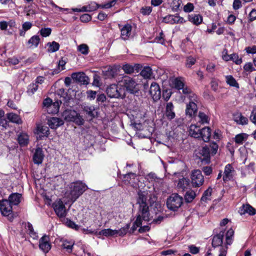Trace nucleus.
<instances>
[{
    "mask_svg": "<svg viewBox=\"0 0 256 256\" xmlns=\"http://www.w3.org/2000/svg\"><path fill=\"white\" fill-rule=\"evenodd\" d=\"M87 186L81 181H76L69 184L65 193L70 201L74 202L86 190Z\"/></svg>",
    "mask_w": 256,
    "mask_h": 256,
    "instance_id": "nucleus-1",
    "label": "nucleus"
},
{
    "mask_svg": "<svg viewBox=\"0 0 256 256\" xmlns=\"http://www.w3.org/2000/svg\"><path fill=\"white\" fill-rule=\"evenodd\" d=\"M137 204H139L138 214L142 216L144 220L150 221V212L148 204V198L150 194L148 192L139 190L138 192Z\"/></svg>",
    "mask_w": 256,
    "mask_h": 256,
    "instance_id": "nucleus-2",
    "label": "nucleus"
},
{
    "mask_svg": "<svg viewBox=\"0 0 256 256\" xmlns=\"http://www.w3.org/2000/svg\"><path fill=\"white\" fill-rule=\"evenodd\" d=\"M183 203V198L178 194H172L167 199L168 208L173 211L176 210Z\"/></svg>",
    "mask_w": 256,
    "mask_h": 256,
    "instance_id": "nucleus-3",
    "label": "nucleus"
},
{
    "mask_svg": "<svg viewBox=\"0 0 256 256\" xmlns=\"http://www.w3.org/2000/svg\"><path fill=\"white\" fill-rule=\"evenodd\" d=\"M119 82L120 86H124L130 93L134 94L138 90L136 81L128 76H123Z\"/></svg>",
    "mask_w": 256,
    "mask_h": 256,
    "instance_id": "nucleus-4",
    "label": "nucleus"
},
{
    "mask_svg": "<svg viewBox=\"0 0 256 256\" xmlns=\"http://www.w3.org/2000/svg\"><path fill=\"white\" fill-rule=\"evenodd\" d=\"M191 182L194 188L201 186L204 182V178L202 172L199 170L192 171L190 174Z\"/></svg>",
    "mask_w": 256,
    "mask_h": 256,
    "instance_id": "nucleus-5",
    "label": "nucleus"
},
{
    "mask_svg": "<svg viewBox=\"0 0 256 256\" xmlns=\"http://www.w3.org/2000/svg\"><path fill=\"white\" fill-rule=\"evenodd\" d=\"M34 132L37 135V140H42L45 137H48L50 134L49 128L43 125L42 123H36V128Z\"/></svg>",
    "mask_w": 256,
    "mask_h": 256,
    "instance_id": "nucleus-6",
    "label": "nucleus"
},
{
    "mask_svg": "<svg viewBox=\"0 0 256 256\" xmlns=\"http://www.w3.org/2000/svg\"><path fill=\"white\" fill-rule=\"evenodd\" d=\"M53 208L55 212L58 217L63 218L66 216V207L62 200H56L53 204Z\"/></svg>",
    "mask_w": 256,
    "mask_h": 256,
    "instance_id": "nucleus-7",
    "label": "nucleus"
},
{
    "mask_svg": "<svg viewBox=\"0 0 256 256\" xmlns=\"http://www.w3.org/2000/svg\"><path fill=\"white\" fill-rule=\"evenodd\" d=\"M236 174V170L231 164H228L224 167L223 180L226 182L232 180Z\"/></svg>",
    "mask_w": 256,
    "mask_h": 256,
    "instance_id": "nucleus-8",
    "label": "nucleus"
},
{
    "mask_svg": "<svg viewBox=\"0 0 256 256\" xmlns=\"http://www.w3.org/2000/svg\"><path fill=\"white\" fill-rule=\"evenodd\" d=\"M196 156L202 162H209L210 160V150L209 147L207 146H204L200 150Z\"/></svg>",
    "mask_w": 256,
    "mask_h": 256,
    "instance_id": "nucleus-9",
    "label": "nucleus"
},
{
    "mask_svg": "<svg viewBox=\"0 0 256 256\" xmlns=\"http://www.w3.org/2000/svg\"><path fill=\"white\" fill-rule=\"evenodd\" d=\"M0 210L4 216H8L12 212V206L8 200H0Z\"/></svg>",
    "mask_w": 256,
    "mask_h": 256,
    "instance_id": "nucleus-10",
    "label": "nucleus"
},
{
    "mask_svg": "<svg viewBox=\"0 0 256 256\" xmlns=\"http://www.w3.org/2000/svg\"><path fill=\"white\" fill-rule=\"evenodd\" d=\"M149 92L154 100L156 101L160 98L161 91L158 84L153 82L150 85Z\"/></svg>",
    "mask_w": 256,
    "mask_h": 256,
    "instance_id": "nucleus-11",
    "label": "nucleus"
},
{
    "mask_svg": "<svg viewBox=\"0 0 256 256\" xmlns=\"http://www.w3.org/2000/svg\"><path fill=\"white\" fill-rule=\"evenodd\" d=\"M48 124L52 129H56L64 124L63 119L58 117H50L48 118Z\"/></svg>",
    "mask_w": 256,
    "mask_h": 256,
    "instance_id": "nucleus-12",
    "label": "nucleus"
},
{
    "mask_svg": "<svg viewBox=\"0 0 256 256\" xmlns=\"http://www.w3.org/2000/svg\"><path fill=\"white\" fill-rule=\"evenodd\" d=\"M65 119L68 121L74 122L78 125L83 124L84 120L79 113H69L67 116H66Z\"/></svg>",
    "mask_w": 256,
    "mask_h": 256,
    "instance_id": "nucleus-13",
    "label": "nucleus"
},
{
    "mask_svg": "<svg viewBox=\"0 0 256 256\" xmlns=\"http://www.w3.org/2000/svg\"><path fill=\"white\" fill-rule=\"evenodd\" d=\"M163 21L166 23L182 24L185 22L184 18L177 15H169L164 18Z\"/></svg>",
    "mask_w": 256,
    "mask_h": 256,
    "instance_id": "nucleus-14",
    "label": "nucleus"
},
{
    "mask_svg": "<svg viewBox=\"0 0 256 256\" xmlns=\"http://www.w3.org/2000/svg\"><path fill=\"white\" fill-rule=\"evenodd\" d=\"M72 78L83 84H88V78L84 72H74L72 74Z\"/></svg>",
    "mask_w": 256,
    "mask_h": 256,
    "instance_id": "nucleus-15",
    "label": "nucleus"
},
{
    "mask_svg": "<svg viewBox=\"0 0 256 256\" xmlns=\"http://www.w3.org/2000/svg\"><path fill=\"white\" fill-rule=\"evenodd\" d=\"M108 95L112 98H118L121 96L120 92L116 84H111L106 89Z\"/></svg>",
    "mask_w": 256,
    "mask_h": 256,
    "instance_id": "nucleus-16",
    "label": "nucleus"
},
{
    "mask_svg": "<svg viewBox=\"0 0 256 256\" xmlns=\"http://www.w3.org/2000/svg\"><path fill=\"white\" fill-rule=\"evenodd\" d=\"M224 236V232H220L218 234L214 236L212 240V246L214 248L220 247V250L222 246H226L222 245L223 243V238Z\"/></svg>",
    "mask_w": 256,
    "mask_h": 256,
    "instance_id": "nucleus-17",
    "label": "nucleus"
},
{
    "mask_svg": "<svg viewBox=\"0 0 256 256\" xmlns=\"http://www.w3.org/2000/svg\"><path fill=\"white\" fill-rule=\"evenodd\" d=\"M136 174L135 173L129 172L124 174L121 178L126 184H130L132 186H134L136 183Z\"/></svg>",
    "mask_w": 256,
    "mask_h": 256,
    "instance_id": "nucleus-18",
    "label": "nucleus"
},
{
    "mask_svg": "<svg viewBox=\"0 0 256 256\" xmlns=\"http://www.w3.org/2000/svg\"><path fill=\"white\" fill-rule=\"evenodd\" d=\"M49 238L48 236H43L39 242V247L44 252H47L50 249V244L48 242Z\"/></svg>",
    "mask_w": 256,
    "mask_h": 256,
    "instance_id": "nucleus-19",
    "label": "nucleus"
},
{
    "mask_svg": "<svg viewBox=\"0 0 256 256\" xmlns=\"http://www.w3.org/2000/svg\"><path fill=\"white\" fill-rule=\"evenodd\" d=\"M211 129L210 127L206 126L200 129V135L198 139H201L204 142H208L211 136Z\"/></svg>",
    "mask_w": 256,
    "mask_h": 256,
    "instance_id": "nucleus-20",
    "label": "nucleus"
},
{
    "mask_svg": "<svg viewBox=\"0 0 256 256\" xmlns=\"http://www.w3.org/2000/svg\"><path fill=\"white\" fill-rule=\"evenodd\" d=\"M126 114L131 120L132 123L134 125H140L141 122L143 120L142 113H134V114H132V113Z\"/></svg>",
    "mask_w": 256,
    "mask_h": 256,
    "instance_id": "nucleus-21",
    "label": "nucleus"
},
{
    "mask_svg": "<svg viewBox=\"0 0 256 256\" xmlns=\"http://www.w3.org/2000/svg\"><path fill=\"white\" fill-rule=\"evenodd\" d=\"M238 212L241 215L248 214L252 216L256 214V210L250 204H243L240 208Z\"/></svg>",
    "mask_w": 256,
    "mask_h": 256,
    "instance_id": "nucleus-22",
    "label": "nucleus"
},
{
    "mask_svg": "<svg viewBox=\"0 0 256 256\" xmlns=\"http://www.w3.org/2000/svg\"><path fill=\"white\" fill-rule=\"evenodd\" d=\"M190 185V180L188 178L182 177L178 181L177 188L182 191L188 188Z\"/></svg>",
    "mask_w": 256,
    "mask_h": 256,
    "instance_id": "nucleus-23",
    "label": "nucleus"
},
{
    "mask_svg": "<svg viewBox=\"0 0 256 256\" xmlns=\"http://www.w3.org/2000/svg\"><path fill=\"white\" fill-rule=\"evenodd\" d=\"M44 154L42 150L38 148L36 150L34 154L33 160L34 164H40L42 163Z\"/></svg>",
    "mask_w": 256,
    "mask_h": 256,
    "instance_id": "nucleus-24",
    "label": "nucleus"
},
{
    "mask_svg": "<svg viewBox=\"0 0 256 256\" xmlns=\"http://www.w3.org/2000/svg\"><path fill=\"white\" fill-rule=\"evenodd\" d=\"M222 58L226 61L232 60L236 64H240L242 62V58H239L238 56L236 54H232L230 55L226 54L223 55Z\"/></svg>",
    "mask_w": 256,
    "mask_h": 256,
    "instance_id": "nucleus-25",
    "label": "nucleus"
},
{
    "mask_svg": "<svg viewBox=\"0 0 256 256\" xmlns=\"http://www.w3.org/2000/svg\"><path fill=\"white\" fill-rule=\"evenodd\" d=\"M22 198V194L18 193H12L8 196L10 204L12 205L16 206L20 202Z\"/></svg>",
    "mask_w": 256,
    "mask_h": 256,
    "instance_id": "nucleus-26",
    "label": "nucleus"
},
{
    "mask_svg": "<svg viewBox=\"0 0 256 256\" xmlns=\"http://www.w3.org/2000/svg\"><path fill=\"white\" fill-rule=\"evenodd\" d=\"M233 118L234 120L239 124H246L248 122V119L242 116V113H234Z\"/></svg>",
    "mask_w": 256,
    "mask_h": 256,
    "instance_id": "nucleus-27",
    "label": "nucleus"
},
{
    "mask_svg": "<svg viewBox=\"0 0 256 256\" xmlns=\"http://www.w3.org/2000/svg\"><path fill=\"white\" fill-rule=\"evenodd\" d=\"M132 26L130 24H126L121 29V37L123 40H128L131 34Z\"/></svg>",
    "mask_w": 256,
    "mask_h": 256,
    "instance_id": "nucleus-28",
    "label": "nucleus"
},
{
    "mask_svg": "<svg viewBox=\"0 0 256 256\" xmlns=\"http://www.w3.org/2000/svg\"><path fill=\"white\" fill-rule=\"evenodd\" d=\"M200 129L195 124H192L189 128L190 134L196 138H200Z\"/></svg>",
    "mask_w": 256,
    "mask_h": 256,
    "instance_id": "nucleus-29",
    "label": "nucleus"
},
{
    "mask_svg": "<svg viewBox=\"0 0 256 256\" xmlns=\"http://www.w3.org/2000/svg\"><path fill=\"white\" fill-rule=\"evenodd\" d=\"M62 248L68 252H71L74 245V242L72 240H63L62 241Z\"/></svg>",
    "mask_w": 256,
    "mask_h": 256,
    "instance_id": "nucleus-30",
    "label": "nucleus"
},
{
    "mask_svg": "<svg viewBox=\"0 0 256 256\" xmlns=\"http://www.w3.org/2000/svg\"><path fill=\"white\" fill-rule=\"evenodd\" d=\"M196 102L197 101L195 99L190 101L186 104V112H196L198 110Z\"/></svg>",
    "mask_w": 256,
    "mask_h": 256,
    "instance_id": "nucleus-31",
    "label": "nucleus"
},
{
    "mask_svg": "<svg viewBox=\"0 0 256 256\" xmlns=\"http://www.w3.org/2000/svg\"><path fill=\"white\" fill-rule=\"evenodd\" d=\"M7 117L9 122L16 123L17 124H20L22 123L21 118H20V116L16 113H8Z\"/></svg>",
    "mask_w": 256,
    "mask_h": 256,
    "instance_id": "nucleus-32",
    "label": "nucleus"
},
{
    "mask_svg": "<svg viewBox=\"0 0 256 256\" xmlns=\"http://www.w3.org/2000/svg\"><path fill=\"white\" fill-rule=\"evenodd\" d=\"M148 222V221L144 220L142 218V216H140V214H138L137 218L130 232H133L137 228L141 226L142 224V222Z\"/></svg>",
    "mask_w": 256,
    "mask_h": 256,
    "instance_id": "nucleus-33",
    "label": "nucleus"
},
{
    "mask_svg": "<svg viewBox=\"0 0 256 256\" xmlns=\"http://www.w3.org/2000/svg\"><path fill=\"white\" fill-rule=\"evenodd\" d=\"M18 140L20 146H26L28 143V136L26 134L22 133L18 136Z\"/></svg>",
    "mask_w": 256,
    "mask_h": 256,
    "instance_id": "nucleus-34",
    "label": "nucleus"
},
{
    "mask_svg": "<svg viewBox=\"0 0 256 256\" xmlns=\"http://www.w3.org/2000/svg\"><path fill=\"white\" fill-rule=\"evenodd\" d=\"M212 189L211 188H208L204 192L201 198V201L205 202H208L212 200Z\"/></svg>",
    "mask_w": 256,
    "mask_h": 256,
    "instance_id": "nucleus-35",
    "label": "nucleus"
},
{
    "mask_svg": "<svg viewBox=\"0 0 256 256\" xmlns=\"http://www.w3.org/2000/svg\"><path fill=\"white\" fill-rule=\"evenodd\" d=\"M226 81L228 84L230 86H234L237 88H239V84L236 82L235 78L232 76H226Z\"/></svg>",
    "mask_w": 256,
    "mask_h": 256,
    "instance_id": "nucleus-36",
    "label": "nucleus"
},
{
    "mask_svg": "<svg viewBox=\"0 0 256 256\" xmlns=\"http://www.w3.org/2000/svg\"><path fill=\"white\" fill-rule=\"evenodd\" d=\"M248 138V135L246 134L242 133L236 134L234 138V142L238 144H242Z\"/></svg>",
    "mask_w": 256,
    "mask_h": 256,
    "instance_id": "nucleus-37",
    "label": "nucleus"
},
{
    "mask_svg": "<svg viewBox=\"0 0 256 256\" xmlns=\"http://www.w3.org/2000/svg\"><path fill=\"white\" fill-rule=\"evenodd\" d=\"M189 20L196 25H198L202 22V18L199 14H191L188 16Z\"/></svg>",
    "mask_w": 256,
    "mask_h": 256,
    "instance_id": "nucleus-38",
    "label": "nucleus"
},
{
    "mask_svg": "<svg viewBox=\"0 0 256 256\" xmlns=\"http://www.w3.org/2000/svg\"><path fill=\"white\" fill-rule=\"evenodd\" d=\"M117 231L116 230H113L110 228L104 229L99 232L98 234L106 236H112L116 235Z\"/></svg>",
    "mask_w": 256,
    "mask_h": 256,
    "instance_id": "nucleus-39",
    "label": "nucleus"
},
{
    "mask_svg": "<svg viewBox=\"0 0 256 256\" xmlns=\"http://www.w3.org/2000/svg\"><path fill=\"white\" fill-rule=\"evenodd\" d=\"M196 196V192L192 190H190L186 192L184 200L186 202H190L194 200Z\"/></svg>",
    "mask_w": 256,
    "mask_h": 256,
    "instance_id": "nucleus-40",
    "label": "nucleus"
},
{
    "mask_svg": "<svg viewBox=\"0 0 256 256\" xmlns=\"http://www.w3.org/2000/svg\"><path fill=\"white\" fill-rule=\"evenodd\" d=\"M40 40V38L38 36H34L28 40V44L30 45V47L36 48L38 46Z\"/></svg>",
    "mask_w": 256,
    "mask_h": 256,
    "instance_id": "nucleus-41",
    "label": "nucleus"
},
{
    "mask_svg": "<svg viewBox=\"0 0 256 256\" xmlns=\"http://www.w3.org/2000/svg\"><path fill=\"white\" fill-rule=\"evenodd\" d=\"M140 74L144 78H150L152 74V69L150 67L144 68Z\"/></svg>",
    "mask_w": 256,
    "mask_h": 256,
    "instance_id": "nucleus-42",
    "label": "nucleus"
},
{
    "mask_svg": "<svg viewBox=\"0 0 256 256\" xmlns=\"http://www.w3.org/2000/svg\"><path fill=\"white\" fill-rule=\"evenodd\" d=\"M198 121L201 124H204L209 123L210 119L205 113H198Z\"/></svg>",
    "mask_w": 256,
    "mask_h": 256,
    "instance_id": "nucleus-43",
    "label": "nucleus"
},
{
    "mask_svg": "<svg viewBox=\"0 0 256 256\" xmlns=\"http://www.w3.org/2000/svg\"><path fill=\"white\" fill-rule=\"evenodd\" d=\"M98 8V6L96 4H94L92 8L90 6H84L82 9L74 8L73 10L74 12H92Z\"/></svg>",
    "mask_w": 256,
    "mask_h": 256,
    "instance_id": "nucleus-44",
    "label": "nucleus"
},
{
    "mask_svg": "<svg viewBox=\"0 0 256 256\" xmlns=\"http://www.w3.org/2000/svg\"><path fill=\"white\" fill-rule=\"evenodd\" d=\"M172 84L178 90H181L184 86V83L180 78H176L172 80Z\"/></svg>",
    "mask_w": 256,
    "mask_h": 256,
    "instance_id": "nucleus-45",
    "label": "nucleus"
},
{
    "mask_svg": "<svg viewBox=\"0 0 256 256\" xmlns=\"http://www.w3.org/2000/svg\"><path fill=\"white\" fill-rule=\"evenodd\" d=\"M48 50L50 52H53L57 51L59 49V44L56 42H52V43H48Z\"/></svg>",
    "mask_w": 256,
    "mask_h": 256,
    "instance_id": "nucleus-46",
    "label": "nucleus"
},
{
    "mask_svg": "<svg viewBox=\"0 0 256 256\" xmlns=\"http://www.w3.org/2000/svg\"><path fill=\"white\" fill-rule=\"evenodd\" d=\"M234 234V231L232 229L230 228L228 230L226 234V244L230 245L232 244V237Z\"/></svg>",
    "mask_w": 256,
    "mask_h": 256,
    "instance_id": "nucleus-47",
    "label": "nucleus"
},
{
    "mask_svg": "<svg viewBox=\"0 0 256 256\" xmlns=\"http://www.w3.org/2000/svg\"><path fill=\"white\" fill-rule=\"evenodd\" d=\"M130 227V224H126V226L123 228L119 229L118 230H116L118 232L116 233V235H118L119 236H124L128 232Z\"/></svg>",
    "mask_w": 256,
    "mask_h": 256,
    "instance_id": "nucleus-48",
    "label": "nucleus"
},
{
    "mask_svg": "<svg viewBox=\"0 0 256 256\" xmlns=\"http://www.w3.org/2000/svg\"><path fill=\"white\" fill-rule=\"evenodd\" d=\"M38 86L36 84H32L28 86L27 93L29 96H32L37 90Z\"/></svg>",
    "mask_w": 256,
    "mask_h": 256,
    "instance_id": "nucleus-49",
    "label": "nucleus"
},
{
    "mask_svg": "<svg viewBox=\"0 0 256 256\" xmlns=\"http://www.w3.org/2000/svg\"><path fill=\"white\" fill-rule=\"evenodd\" d=\"M56 93L58 96L60 98H63L66 102L69 100V98L68 96L67 92L66 90L64 88H61L57 90Z\"/></svg>",
    "mask_w": 256,
    "mask_h": 256,
    "instance_id": "nucleus-50",
    "label": "nucleus"
},
{
    "mask_svg": "<svg viewBox=\"0 0 256 256\" xmlns=\"http://www.w3.org/2000/svg\"><path fill=\"white\" fill-rule=\"evenodd\" d=\"M4 113H0V126L2 127L6 128L8 125V122H9L8 119V117L6 118L4 115Z\"/></svg>",
    "mask_w": 256,
    "mask_h": 256,
    "instance_id": "nucleus-51",
    "label": "nucleus"
},
{
    "mask_svg": "<svg viewBox=\"0 0 256 256\" xmlns=\"http://www.w3.org/2000/svg\"><path fill=\"white\" fill-rule=\"evenodd\" d=\"M28 234L31 237L33 238H38L37 234L34 232L32 226L31 224L28 223Z\"/></svg>",
    "mask_w": 256,
    "mask_h": 256,
    "instance_id": "nucleus-52",
    "label": "nucleus"
},
{
    "mask_svg": "<svg viewBox=\"0 0 256 256\" xmlns=\"http://www.w3.org/2000/svg\"><path fill=\"white\" fill-rule=\"evenodd\" d=\"M78 50L82 54H86L88 52V47L86 44H82L78 46Z\"/></svg>",
    "mask_w": 256,
    "mask_h": 256,
    "instance_id": "nucleus-53",
    "label": "nucleus"
},
{
    "mask_svg": "<svg viewBox=\"0 0 256 256\" xmlns=\"http://www.w3.org/2000/svg\"><path fill=\"white\" fill-rule=\"evenodd\" d=\"M122 69L123 70L128 74H130L134 72V68L132 66L126 64L122 66Z\"/></svg>",
    "mask_w": 256,
    "mask_h": 256,
    "instance_id": "nucleus-54",
    "label": "nucleus"
},
{
    "mask_svg": "<svg viewBox=\"0 0 256 256\" xmlns=\"http://www.w3.org/2000/svg\"><path fill=\"white\" fill-rule=\"evenodd\" d=\"M182 4V0H173L172 3V10L174 11H178L179 8Z\"/></svg>",
    "mask_w": 256,
    "mask_h": 256,
    "instance_id": "nucleus-55",
    "label": "nucleus"
},
{
    "mask_svg": "<svg viewBox=\"0 0 256 256\" xmlns=\"http://www.w3.org/2000/svg\"><path fill=\"white\" fill-rule=\"evenodd\" d=\"M52 30L50 28H42L40 30V34L44 37L49 36L51 34Z\"/></svg>",
    "mask_w": 256,
    "mask_h": 256,
    "instance_id": "nucleus-56",
    "label": "nucleus"
},
{
    "mask_svg": "<svg viewBox=\"0 0 256 256\" xmlns=\"http://www.w3.org/2000/svg\"><path fill=\"white\" fill-rule=\"evenodd\" d=\"M196 62V59L192 56H188L186 58V66L190 68Z\"/></svg>",
    "mask_w": 256,
    "mask_h": 256,
    "instance_id": "nucleus-57",
    "label": "nucleus"
},
{
    "mask_svg": "<svg viewBox=\"0 0 256 256\" xmlns=\"http://www.w3.org/2000/svg\"><path fill=\"white\" fill-rule=\"evenodd\" d=\"M188 249L190 253L193 254H197L200 252V248L196 247L194 245H191L188 246Z\"/></svg>",
    "mask_w": 256,
    "mask_h": 256,
    "instance_id": "nucleus-58",
    "label": "nucleus"
},
{
    "mask_svg": "<svg viewBox=\"0 0 256 256\" xmlns=\"http://www.w3.org/2000/svg\"><path fill=\"white\" fill-rule=\"evenodd\" d=\"M244 69L245 71L248 72H251L254 70L251 62H248L244 66Z\"/></svg>",
    "mask_w": 256,
    "mask_h": 256,
    "instance_id": "nucleus-59",
    "label": "nucleus"
},
{
    "mask_svg": "<svg viewBox=\"0 0 256 256\" xmlns=\"http://www.w3.org/2000/svg\"><path fill=\"white\" fill-rule=\"evenodd\" d=\"M210 150V152L212 154H215L218 149V146L216 143H212L209 147Z\"/></svg>",
    "mask_w": 256,
    "mask_h": 256,
    "instance_id": "nucleus-60",
    "label": "nucleus"
},
{
    "mask_svg": "<svg viewBox=\"0 0 256 256\" xmlns=\"http://www.w3.org/2000/svg\"><path fill=\"white\" fill-rule=\"evenodd\" d=\"M194 8V5L192 3H188L184 8L185 12H189L193 10Z\"/></svg>",
    "mask_w": 256,
    "mask_h": 256,
    "instance_id": "nucleus-61",
    "label": "nucleus"
},
{
    "mask_svg": "<svg viewBox=\"0 0 256 256\" xmlns=\"http://www.w3.org/2000/svg\"><path fill=\"white\" fill-rule=\"evenodd\" d=\"M155 41L160 44H163L164 40V34L162 32L160 33V36L155 38Z\"/></svg>",
    "mask_w": 256,
    "mask_h": 256,
    "instance_id": "nucleus-62",
    "label": "nucleus"
},
{
    "mask_svg": "<svg viewBox=\"0 0 256 256\" xmlns=\"http://www.w3.org/2000/svg\"><path fill=\"white\" fill-rule=\"evenodd\" d=\"M246 52L254 54L256 53V46H248L246 48Z\"/></svg>",
    "mask_w": 256,
    "mask_h": 256,
    "instance_id": "nucleus-63",
    "label": "nucleus"
},
{
    "mask_svg": "<svg viewBox=\"0 0 256 256\" xmlns=\"http://www.w3.org/2000/svg\"><path fill=\"white\" fill-rule=\"evenodd\" d=\"M227 250V246H222L220 249L219 250L220 254L218 256H226Z\"/></svg>",
    "mask_w": 256,
    "mask_h": 256,
    "instance_id": "nucleus-64",
    "label": "nucleus"
}]
</instances>
